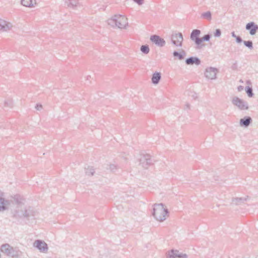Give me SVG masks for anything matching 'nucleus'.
<instances>
[{
  "label": "nucleus",
  "mask_w": 258,
  "mask_h": 258,
  "mask_svg": "<svg viewBox=\"0 0 258 258\" xmlns=\"http://www.w3.org/2000/svg\"><path fill=\"white\" fill-rule=\"evenodd\" d=\"M107 23L112 27L122 29L127 25L128 22L127 17H111L107 20Z\"/></svg>",
  "instance_id": "obj_2"
},
{
  "label": "nucleus",
  "mask_w": 258,
  "mask_h": 258,
  "mask_svg": "<svg viewBox=\"0 0 258 258\" xmlns=\"http://www.w3.org/2000/svg\"><path fill=\"white\" fill-rule=\"evenodd\" d=\"M185 55L186 52L183 49H181L180 52L175 50L173 52V56L174 57H177L179 60L183 59Z\"/></svg>",
  "instance_id": "obj_19"
},
{
  "label": "nucleus",
  "mask_w": 258,
  "mask_h": 258,
  "mask_svg": "<svg viewBox=\"0 0 258 258\" xmlns=\"http://www.w3.org/2000/svg\"><path fill=\"white\" fill-rule=\"evenodd\" d=\"M133 1L139 5H142L144 2V0H133Z\"/></svg>",
  "instance_id": "obj_34"
},
{
  "label": "nucleus",
  "mask_w": 258,
  "mask_h": 258,
  "mask_svg": "<svg viewBox=\"0 0 258 258\" xmlns=\"http://www.w3.org/2000/svg\"><path fill=\"white\" fill-rule=\"evenodd\" d=\"M35 108L37 110H41L42 109V105L41 104H37L35 106Z\"/></svg>",
  "instance_id": "obj_35"
},
{
  "label": "nucleus",
  "mask_w": 258,
  "mask_h": 258,
  "mask_svg": "<svg viewBox=\"0 0 258 258\" xmlns=\"http://www.w3.org/2000/svg\"><path fill=\"white\" fill-rule=\"evenodd\" d=\"M161 78V73L159 72H155L152 75V82L154 85H157L159 83Z\"/></svg>",
  "instance_id": "obj_20"
},
{
  "label": "nucleus",
  "mask_w": 258,
  "mask_h": 258,
  "mask_svg": "<svg viewBox=\"0 0 258 258\" xmlns=\"http://www.w3.org/2000/svg\"><path fill=\"white\" fill-rule=\"evenodd\" d=\"M99 4L97 2V4H93L92 6L93 8H96V7H99V9H103V10H104L103 7H104V4H105V2H99Z\"/></svg>",
  "instance_id": "obj_26"
},
{
  "label": "nucleus",
  "mask_w": 258,
  "mask_h": 258,
  "mask_svg": "<svg viewBox=\"0 0 258 258\" xmlns=\"http://www.w3.org/2000/svg\"><path fill=\"white\" fill-rule=\"evenodd\" d=\"M168 258H187V255L185 253H180L177 250H171L169 252Z\"/></svg>",
  "instance_id": "obj_13"
},
{
  "label": "nucleus",
  "mask_w": 258,
  "mask_h": 258,
  "mask_svg": "<svg viewBox=\"0 0 258 258\" xmlns=\"http://www.w3.org/2000/svg\"><path fill=\"white\" fill-rule=\"evenodd\" d=\"M232 103L240 110H246L248 108V103L238 97H234Z\"/></svg>",
  "instance_id": "obj_6"
},
{
  "label": "nucleus",
  "mask_w": 258,
  "mask_h": 258,
  "mask_svg": "<svg viewBox=\"0 0 258 258\" xmlns=\"http://www.w3.org/2000/svg\"><path fill=\"white\" fill-rule=\"evenodd\" d=\"M36 4V0H21V4L27 7H32Z\"/></svg>",
  "instance_id": "obj_22"
},
{
  "label": "nucleus",
  "mask_w": 258,
  "mask_h": 258,
  "mask_svg": "<svg viewBox=\"0 0 258 258\" xmlns=\"http://www.w3.org/2000/svg\"><path fill=\"white\" fill-rule=\"evenodd\" d=\"M34 212L31 208L26 209L25 207L20 206L15 211L14 216L19 217H24L29 219L30 217L34 216Z\"/></svg>",
  "instance_id": "obj_4"
},
{
  "label": "nucleus",
  "mask_w": 258,
  "mask_h": 258,
  "mask_svg": "<svg viewBox=\"0 0 258 258\" xmlns=\"http://www.w3.org/2000/svg\"><path fill=\"white\" fill-rule=\"evenodd\" d=\"M140 165L145 169L148 168V166L152 163V160L149 154L142 155L139 159Z\"/></svg>",
  "instance_id": "obj_7"
},
{
  "label": "nucleus",
  "mask_w": 258,
  "mask_h": 258,
  "mask_svg": "<svg viewBox=\"0 0 258 258\" xmlns=\"http://www.w3.org/2000/svg\"><path fill=\"white\" fill-rule=\"evenodd\" d=\"M200 34L201 31L199 29H194L190 33V38L192 41H194L197 46L200 45L201 41L200 40V38H199Z\"/></svg>",
  "instance_id": "obj_12"
},
{
  "label": "nucleus",
  "mask_w": 258,
  "mask_h": 258,
  "mask_svg": "<svg viewBox=\"0 0 258 258\" xmlns=\"http://www.w3.org/2000/svg\"><path fill=\"white\" fill-rule=\"evenodd\" d=\"M108 166L109 168L108 169H109L112 172H115L117 169L116 166L114 164H110L108 165Z\"/></svg>",
  "instance_id": "obj_30"
},
{
  "label": "nucleus",
  "mask_w": 258,
  "mask_h": 258,
  "mask_svg": "<svg viewBox=\"0 0 258 258\" xmlns=\"http://www.w3.org/2000/svg\"><path fill=\"white\" fill-rule=\"evenodd\" d=\"M170 39L172 44L174 46L177 47L182 46L183 38L181 33H173L170 36Z\"/></svg>",
  "instance_id": "obj_5"
},
{
  "label": "nucleus",
  "mask_w": 258,
  "mask_h": 258,
  "mask_svg": "<svg viewBox=\"0 0 258 258\" xmlns=\"http://www.w3.org/2000/svg\"><path fill=\"white\" fill-rule=\"evenodd\" d=\"M245 28L246 30H249V33L251 35H254L258 30V25L253 22L247 23Z\"/></svg>",
  "instance_id": "obj_15"
},
{
  "label": "nucleus",
  "mask_w": 258,
  "mask_h": 258,
  "mask_svg": "<svg viewBox=\"0 0 258 258\" xmlns=\"http://www.w3.org/2000/svg\"><path fill=\"white\" fill-rule=\"evenodd\" d=\"M237 90L239 92H240L243 90V87L242 86H239L237 87Z\"/></svg>",
  "instance_id": "obj_38"
},
{
  "label": "nucleus",
  "mask_w": 258,
  "mask_h": 258,
  "mask_svg": "<svg viewBox=\"0 0 258 258\" xmlns=\"http://www.w3.org/2000/svg\"><path fill=\"white\" fill-rule=\"evenodd\" d=\"M91 78V76H88L87 77V80L89 79V78Z\"/></svg>",
  "instance_id": "obj_44"
},
{
  "label": "nucleus",
  "mask_w": 258,
  "mask_h": 258,
  "mask_svg": "<svg viewBox=\"0 0 258 258\" xmlns=\"http://www.w3.org/2000/svg\"><path fill=\"white\" fill-rule=\"evenodd\" d=\"M65 5L70 9L78 10L82 7V4L80 0H68L66 1Z\"/></svg>",
  "instance_id": "obj_8"
},
{
  "label": "nucleus",
  "mask_w": 258,
  "mask_h": 258,
  "mask_svg": "<svg viewBox=\"0 0 258 258\" xmlns=\"http://www.w3.org/2000/svg\"><path fill=\"white\" fill-rule=\"evenodd\" d=\"M185 107H186V108H189V107H190V105L189 103H187L186 104H185Z\"/></svg>",
  "instance_id": "obj_41"
},
{
  "label": "nucleus",
  "mask_w": 258,
  "mask_h": 258,
  "mask_svg": "<svg viewBox=\"0 0 258 258\" xmlns=\"http://www.w3.org/2000/svg\"><path fill=\"white\" fill-rule=\"evenodd\" d=\"M245 91L249 97H252L254 94L251 87L247 86L245 88Z\"/></svg>",
  "instance_id": "obj_24"
},
{
  "label": "nucleus",
  "mask_w": 258,
  "mask_h": 258,
  "mask_svg": "<svg viewBox=\"0 0 258 258\" xmlns=\"http://www.w3.org/2000/svg\"><path fill=\"white\" fill-rule=\"evenodd\" d=\"M85 169L86 174L87 175H93L95 172L93 167L88 166L87 168Z\"/></svg>",
  "instance_id": "obj_27"
},
{
  "label": "nucleus",
  "mask_w": 258,
  "mask_h": 258,
  "mask_svg": "<svg viewBox=\"0 0 258 258\" xmlns=\"http://www.w3.org/2000/svg\"><path fill=\"white\" fill-rule=\"evenodd\" d=\"M231 36H232V37H234V38H236V36H237L235 35V34L234 32H232L231 33Z\"/></svg>",
  "instance_id": "obj_40"
},
{
  "label": "nucleus",
  "mask_w": 258,
  "mask_h": 258,
  "mask_svg": "<svg viewBox=\"0 0 258 258\" xmlns=\"http://www.w3.org/2000/svg\"><path fill=\"white\" fill-rule=\"evenodd\" d=\"M218 70L216 68L210 67L206 69L205 75L207 78L214 80L216 78Z\"/></svg>",
  "instance_id": "obj_11"
},
{
  "label": "nucleus",
  "mask_w": 258,
  "mask_h": 258,
  "mask_svg": "<svg viewBox=\"0 0 258 258\" xmlns=\"http://www.w3.org/2000/svg\"><path fill=\"white\" fill-rule=\"evenodd\" d=\"M231 68L233 70H235L237 69V64L236 62L233 64V65L231 67Z\"/></svg>",
  "instance_id": "obj_37"
},
{
  "label": "nucleus",
  "mask_w": 258,
  "mask_h": 258,
  "mask_svg": "<svg viewBox=\"0 0 258 258\" xmlns=\"http://www.w3.org/2000/svg\"><path fill=\"white\" fill-rule=\"evenodd\" d=\"M1 251L5 254L11 257H18L19 256L20 251L18 248H14L8 243L2 245Z\"/></svg>",
  "instance_id": "obj_3"
},
{
  "label": "nucleus",
  "mask_w": 258,
  "mask_h": 258,
  "mask_svg": "<svg viewBox=\"0 0 258 258\" xmlns=\"http://www.w3.org/2000/svg\"><path fill=\"white\" fill-rule=\"evenodd\" d=\"M211 35L210 34L205 35L203 37L200 38V45L196 47L197 49H201L202 46H204V44H202L203 41H209L211 38Z\"/></svg>",
  "instance_id": "obj_21"
},
{
  "label": "nucleus",
  "mask_w": 258,
  "mask_h": 258,
  "mask_svg": "<svg viewBox=\"0 0 258 258\" xmlns=\"http://www.w3.org/2000/svg\"><path fill=\"white\" fill-rule=\"evenodd\" d=\"M211 12L209 11H207L206 12L203 13L201 14V16H211Z\"/></svg>",
  "instance_id": "obj_32"
},
{
  "label": "nucleus",
  "mask_w": 258,
  "mask_h": 258,
  "mask_svg": "<svg viewBox=\"0 0 258 258\" xmlns=\"http://www.w3.org/2000/svg\"><path fill=\"white\" fill-rule=\"evenodd\" d=\"M221 35V31L220 29H216L214 33V35L216 37H219Z\"/></svg>",
  "instance_id": "obj_31"
},
{
  "label": "nucleus",
  "mask_w": 258,
  "mask_h": 258,
  "mask_svg": "<svg viewBox=\"0 0 258 258\" xmlns=\"http://www.w3.org/2000/svg\"><path fill=\"white\" fill-rule=\"evenodd\" d=\"M252 122V119L250 116H245L240 119V125L241 126L247 127Z\"/></svg>",
  "instance_id": "obj_18"
},
{
  "label": "nucleus",
  "mask_w": 258,
  "mask_h": 258,
  "mask_svg": "<svg viewBox=\"0 0 258 258\" xmlns=\"http://www.w3.org/2000/svg\"><path fill=\"white\" fill-rule=\"evenodd\" d=\"M246 83L249 86L251 85V82L250 80H247L246 82Z\"/></svg>",
  "instance_id": "obj_39"
},
{
  "label": "nucleus",
  "mask_w": 258,
  "mask_h": 258,
  "mask_svg": "<svg viewBox=\"0 0 258 258\" xmlns=\"http://www.w3.org/2000/svg\"><path fill=\"white\" fill-rule=\"evenodd\" d=\"M140 50L145 54H148L150 51V48L148 45H143L141 46Z\"/></svg>",
  "instance_id": "obj_25"
},
{
  "label": "nucleus",
  "mask_w": 258,
  "mask_h": 258,
  "mask_svg": "<svg viewBox=\"0 0 258 258\" xmlns=\"http://www.w3.org/2000/svg\"><path fill=\"white\" fill-rule=\"evenodd\" d=\"M33 246L42 252H46L48 250L47 244L41 240H35L33 243Z\"/></svg>",
  "instance_id": "obj_9"
},
{
  "label": "nucleus",
  "mask_w": 258,
  "mask_h": 258,
  "mask_svg": "<svg viewBox=\"0 0 258 258\" xmlns=\"http://www.w3.org/2000/svg\"><path fill=\"white\" fill-rule=\"evenodd\" d=\"M113 16H119V17H120V16H124L122 15H121V14H118V15L115 14Z\"/></svg>",
  "instance_id": "obj_42"
},
{
  "label": "nucleus",
  "mask_w": 258,
  "mask_h": 258,
  "mask_svg": "<svg viewBox=\"0 0 258 258\" xmlns=\"http://www.w3.org/2000/svg\"><path fill=\"white\" fill-rule=\"evenodd\" d=\"M12 27V24L0 18V30L7 31Z\"/></svg>",
  "instance_id": "obj_17"
},
{
  "label": "nucleus",
  "mask_w": 258,
  "mask_h": 258,
  "mask_svg": "<svg viewBox=\"0 0 258 258\" xmlns=\"http://www.w3.org/2000/svg\"><path fill=\"white\" fill-rule=\"evenodd\" d=\"M168 213V210L164 208L162 203L154 205L153 215L159 221H163L166 219Z\"/></svg>",
  "instance_id": "obj_1"
},
{
  "label": "nucleus",
  "mask_w": 258,
  "mask_h": 258,
  "mask_svg": "<svg viewBox=\"0 0 258 258\" xmlns=\"http://www.w3.org/2000/svg\"><path fill=\"white\" fill-rule=\"evenodd\" d=\"M239 82H240V83H243V81H242L241 79V80H240Z\"/></svg>",
  "instance_id": "obj_46"
},
{
  "label": "nucleus",
  "mask_w": 258,
  "mask_h": 258,
  "mask_svg": "<svg viewBox=\"0 0 258 258\" xmlns=\"http://www.w3.org/2000/svg\"><path fill=\"white\" fill-rule=\"evenodd\" d=\"M11 202L0 196V211L7 210L11 206Z\"/></svg>",
  "instance_id": "obj_14"
},
{
  "label": "nucleus",
  "mask_w": 258,
  "mask_h": 258,
  "mask_svg": "<svg viewBox=\"0 0 258 258\" xmlns=\"http://www.w3.org/2000/svg\"><path fill=\"white\" fill-rule=\"evenodd\" d=\"M150 40L152 42L159 47H163L165 44V41L157 35H152L150 36Z\"/></svg>",
  "instance_id": "obj_10"
},
{
  "label": "nucleus",
  "mask_w": 258,
  "mask_h": 258,
  "mask_svg": "<svg viewBox=\"0 0 258 258\" xmlns=\"http://www.w3.org/2000/svg\"><path fill=\"white\" fill-rule=\"evenodd\" d=\"M207 18H208L209 20H210L211 19V17H207Z\"/></svg>",
  "instance_id": "obj_45"
},
{
  "label": "nucleus",
  "mask_w": 258,
  "mask_h": 258,
  "mask_svg": "<svg viewBox=\"0 0 258 258\" xmlns=\"http://www.w3.org/2000/svg\"><path fill=\"white\" fill-rule=\"evenodd\" d=\"M248 198V196H246L245 198H236L233 199L232 202L236 205H239L244 203V202L246 201Z\"/></svg>",
  "instance_id": "obj_23"
},
{
  "label": "nucleus",
  "mask_w": 258,
  "mask_h": 258,
  "mask_svg": "<svg viewBox=\"0 0 258 258\" xmlns=\"http://www.w3.org/2000/svg\"><path fill=\"white\" fill-rule=\"evenodd\" d=\"M235 39H236V42L238 43H241L243 41L242 40V38H241V37H240L239 36H237L235 38Z\"/></svg>",
  "instance_id": "obj_33"
},
{
  "label": "nucleus",
  "mask_w": 258,
  "mask_h": 258,
  "mask_svg": "<svg viewBox=\"0 0 258 258\" xmlns=\"http://www.w3.org/2000/svg\"><path fill=\"white\" fill-rule=\"evenodd\" d=\"M5 106L8 107L10 108L12 107V101L11 100H7L5 101Z\"/></svg>",
  "instance_id": "obj_29"
},
{
  "label": "nucleus",
  "mask_w": 258,
  "mask_h": 258,
  "mask_svg": "<svg viewBox=\"0 0 258 258\" xmlns=\"http://www.w3.org/2000/svg\"><path fill=\"white\" fill-rule=\"evenodd\" d=\"M218 176L214 177L215 181L218 180Z\"/></svg>",
  "instance_id": "obj_43"
},
{
  "label": "nucleus",
  "mask_w": 258,
  "mask_h": 258,
  "mask_svg": "<svg viewBox=\"0 0 258 258\" xmlns=\"http://www.w3.org/2000/svg\"><path fill=\"white\" fill-rule=\"evenodd\" d=\"M243 42L244 45L250 49L253 48V44L251 40L243 41Z\"/></svg>",
  "instance_id": "obj_28"
},
{
  "label": "nucleus",
  "mask_w": 258,
  "mask_h": 258,
  "mask_svg": "<svg viewBox=\"0 0 258 258\" xmlns=\"http://www.w3.org/2000/svg\"><path fill=\"white\" fill-rule=\"evenodd\" d=\"M185 62L187 65L196 64L198 66L201 64V60L198 57L191 56L187 58L185 60Z\"/></svg>",
  "instance_id": "obj_16"
},
{
  "label": "nucleus",
  "mask_w": 258,
  "mask_h": 258,
  "mask_svg": "<svg viewBox=\"0 0 258 258\" xmlns=\"http://www.w3.org/2000/svg\"><path fill=\"white\" fill-rule=\"evenodd\" d=\"M189 95L191 96L194 99H196L197 98V94L195 92H191V94Z\"/></svg>",
  "instance_id": "obj_36"
}]
</instances>
